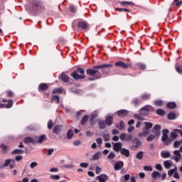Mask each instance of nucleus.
Masks as SVG:
<instances>
[{
  "label": "nucleus",
  "instance_id": "1",
  "mask_svg": "<svg viewBox=\"0 0 182 182\" xmlns=\"http://www.w3.org/2000/svg\"><path fill=\"white\" fill-rule=\"evenodd\" d=\"M112 64H102L98 65H94L92 68H89L86 70L87 76H92L88 78V80L93 82L99 79H102V73L98 69H102L103 75H109V71L106 70L109 68H112Z\"/></svg>",
  "mask_w": 182,
  "mask_h": 182
},
{
  "label": "nucleus",
  "instance_id": "2",
  "mask_svg": "<svg viewBox=\"0 0 182 182\" xmlns=\"http://www.w3.org/2000/svg\"><path fill=\"white\" fill-rule=\"evenodd\" d=\"M75 80H79L80 79H85L86 75H85V69L82 68H77L75 71L73 72L70 75Z\"/></svg>",
  "mask_w": 182,
  "mask_h": 182
},
{
  "label": "nucleus",
  "instance_id": "3",
  "mask_svg": "<svg viewBox=\"0 0 182 182\" xmlns=\"http://www.w3.org/2000/svg\"><path fill=\"white\" fill-rule=\"evenodd\" d=\"M31 9L33 12H42L43 11V4L39 0L31 1Z\"/></svg>",
  "mask_w": 182,
  "mask_h": 182
},
{
  "label": "nucleus",
  "instance_id": "4",
  "mask_svg": "<svg viewBox=\"0 0 182 182\" xmlns=\"http://www.w3.org/2000/svg\"><path fill=\"white\" fill-rule=\"evenodd\" d=\"M168 129H163L162 131L161 141H163L164 146H170L171 143V139H168Z\"/></svg>",
  "mask_w": 182,
  "mask_h": 182
},
{
  "label": "nucleus",
  "instance_id": "5",
  "mask_svg": "<svg viewBox=\"0 0 182 182\" xmlns=\"http://www.w3.org/2000/svg\"><path fill=\"white\" fill-rule=\"evenodd\" d=\"M139 114L141 116H147L150 112H154V107L151 105H145L139 109Z\"/></svg>",
  "mask_w": 182,
  "mask_h": 182
},
{
  "label": "nucleus",
  "instance_id": "6",
  "mask_svg": "<svg viewBox=\"0 0 182 182\" xmlns=\"http://www.w3.org/2000/svg\"><path fill=\"white\" fill-rule=\"evenodd\" d=\"M119 139L122 140V141H132V139H133V136L130 134H121L119 135Z\"/></svg>",
  "mask_w": 182,
  "mask_h": 182
},
{
  "label": "nucleus",
  "instance_id": "7",
  "mask_svg": "<svg viewBox=\"0 0 182 182\" xmlns=\"http://www.w3.org/2000/svg\"><path fill=\"white\" fill-rule=\"evenodd\" d=\"M161 127L159 124H156L154 128L152 129V133L156 137H160V134H161Z\"/></svg>",
  "mask_w": 182,
  "mask_h": 182
},
{
  "label": "nucleus",
  "instance_id": "8",
  "mask_svg": "<svg viewBox=\"0 0 182 182\" xmlns=\"http://www.w3.org/2000/svg\"><path fill=\"white\" fill-rule=\"evenodd\" d=\"M113 144V150L114 151H116V153H119V151H121L123 148V144L122 142H117V143H112Z\"/></svg>",
  "mask_w": 182,
  "mask_h": 182
},
{
  "label": "nucleus",
  "instance_id": "9",
  "mask_svg": "<svg viewBox=\"0 0 182 182\" xmlns=\"http://www.w3.org/2000/svg\"><path fill=\"white\" fill-rule=\"evenodd\" d=\"M115 66L118 68H122V69H127V68H130V63H125L123 61H118L115 63Z\"/></svg>",
  "mask_w": 182,
  "mask_h": 182
},
{
  "label": "nucleus",
  "instance_id": "10",
  "mask_svg": "<svg viewBox=\"0 0 182 182\" xmlns=\"http://www.w3.org/2000/svg\"><path fill=\"white\" fill-rule=\"evenodd\" d=\"M123 166H124L123 161H119L114 164V169L115 171H119V170H122Z\"/></svg>",
  "mask_w": 182,
  "mask_h": 182
},
{
  "label": "nucleus",
  "instance_id": "11",
  "mask_svg": "<svg viewBox=\"0 0 182 182\" xmlns=\"http://www.w3.org/2000/svg\"><path fill=\"white\" fill-rule=\"evenodd\" d=\"M117 114L120 117H126L129 115V111L126 109H121L117 112Z\"/></svg>",
  "mask_w": 182,
  "mask_h": 182
},
{
  "label": "nucleus",
  "instance_id": "12",
  "mask_svg": "<svg viewBox=\"0 0 182 182\" xmlns=\"http://www.w3.org/2000/svg\"><path fill=\"white\" fill-rule=\"evenodd\" d=\"M38 92H45V90H48L49 89V85L46 83H41L38 85Z\"/></svg>",
  "mask_w": 182,
  "mask_h": 182
},
{
  "label": "nucleus",
  "instance_id": "13",
  "mask_svg": "<svg viewBox=\"0 0 182 182\" xmlns=\"http://www.w3.org/2000/svg\"><path fill=\"white\" fill-rule=\"evenodd\" d=\"M97 178L100 182H106V181L109 178V176L106 174H101L97 176Z\"/></svg>",
  "mask_w": 182,
  "mask_h": 182
},
{
  "label": "nucleus",
  "instance_id": "14",
  "mask_svg": "<svg viewBox=\"0 0 182 182\" xmlns=\"http://www.w3.org/2000/svg\"><path fill=\"white\" fill-rule=\"evenodd\" d=\"M120 153L122 156L125 157H130V151L126 148H122L120 151Z\"/></svg>",
  "mask_w": 182,
  "mask_h": 182
},
{
  "label": "nucleus",
  "instance_id": "15",
  "mask_svg": "<svg viewBox=\"0 0 182 182\" xmlns=\"http://www.w3.org/2000/svg\"><path fill=\"white\" fill-rule=\"evenodd\" d=\"M78 28H80V29H82V31H86V29L87 28V23L86 22L84 21H80L78 22Z\"/></svg>",
  "mask_w": 182,
  "mask_h": 182
},
{
  "label": "nucleus",
  "instance_id": "16",
  "mask_svg": "<svg viewBox=\"0 0 182 182\" xmlns=\"http://www.w3.org/2000/svg\"><path fill=\"white\" fill-rule=\"evenodd\" d=\"M105 122L107 126H112L113 124V117L112 116L107 117L105 119Z\"/></svg>",
  "mask_w": 182,
  "mask_h": 182
},
{
  "label": "nucleus",
  "instance_id": "17",
  "mask_svg": "<svg viewBox=\"0 0 182 182\" xmlns=\"http://www.w3.org/2000/svg\"><path fill=\"white\" fill-rule=\"evenodd\" d=\"M24 143H26L28 144L29 143H33V144H35L36 143V140L33 139V138L27 136L24 139Z\"/></svg>",
  "mask_w": 182,
  "mask_h": 182
},
{
  "label": "nucleus",
  "instance_id": "18",
  "mask_svg": "<svg viewBox=\"0 0 182 182\" xmlns=\"http://www.w3.org/2000/svg\"><path fill=\"white\" fill-rule=\"evenodd\" d=\"M163 164L164 167H165L166 169H168L173 166V161L171 160L164 161Z\"/></svg>",
  "mask_w": 182,
  "mask_h": 182
},
{
  "label": "nucleus",
  "instance_id": "19",
  "mask_svg": "<svg viewBox=\"0 0 182 182\" xmlns=\"http://www.w3.org/2000/svg\"><path fill=\"white\" fill-rule=\"evenodd\" d=\"M62 132V125H57L53 129V133L56 135L59 134Z\"/></svg>",
  "mask_w": 182,
  "mask_h": 182
},
{
  "label": "nucleus",
  "instance_id": "20",
  "mask_svg": "<svg viewBox=\"0 0 182 182\" xmlns=\"http://www.w3.org/2000/svg\"><path fill=\"white\" fill-rule=\"evenodd\" d=\"M136 67L138 68V69H140L141 70H146L147 65H146V64L143 63H138L136 64Z\"/></svg>",
  "mask_w": 182,
  "mask_h": 182
},
{
  "label": "nucleus",
  "instance_id": "21",
  "mask_svg": "<svg viewBox=\"0 0 182 182\" xmlns=\"http://www.w3.org/2000/svg\"><path fill=\"white\" fill-rule=\"evenodd\" d=\"M97 116H99L97 114V112H94L92 114L90 118V124L92 126H93V124H95V119H96V117H97Z\"/></svg>",
  "mask_w": 182,
  "mask_h": 182
},
{
  "label": "nucleus",
  "instance_id": "22",
  "mask_svg": "<svg viewBox=\"0 0 182 182\" xmlns=\"http://www.w3.org/2000/svg\"><path fill=\"white\" fill-rule=\"evenodd\" d=\"M48 139L46 138V135L43 134L38 137V139L36 141V143L42 144L43 141H46Z\"/></svg>",
  "mask_w": 182,
  "mask_h": 182
},
{
  "label": "nucleus",
  "instance_id": "23",
  "mask_svg": "<svg viewBox=\"0 0 182 182\" xmlns=\"http://www.w3.org/2000/svg\"><path fill=\"white\" fill-rule=\"evenodd\" d=\"M99 129L102 130H105L106 129V122L102 119H100L98 122Z\"/></svg>",
  "mask_w": 182,
  "mask_h": 182
},
{
  "label": "nucleus",
  "instance_id": "24",
  "mask_svg": "<svg viewBox=\"0 0 182 182\" xmlns=\"http://www.w3.org/2000/svg\"><path fill=\"white\" fill-rule=\"evenodd\" d=\"M160 177H161V173H160V172H157V171H154L151 173V178L154 180H156V178H160Z\"/></svg>",
  "mask_w": 182,
  "mask_h": 182
},
{
  "label": "nucleus",
  "instance_id": "25",
  "mask_svg": "<svg viewBox=\"0 0 182 182\" xmlns=\"http://www.w3.org/2000/svg\"><path fill=\"white\" fill-rule=\"evenodd\" d=\"M133 143H134L136 145L134 146L133 147H134V149H139V147H140V146H141V141H140V140H139L138 138H135L133 140Z\"/></svg>",
  "mask_w": 182,
  "mask_h": 182
},
{
  "label": "nucleus",
  "instance_id": "26",
  "mask_svg": "<svg viewBox=\"0 0 182 182\" xmlns=\"http://www.w3.org/2000/svg\"><path fill=\"white\" fill-rule=\"evenodd\" d=\"M132 105L134 106H139V105H141V99L135 97L132 100Z\"/></svg>",
  "mask_w": 182,
  "mask_h": 182
},
{
  "label": "nucleus",
  "instance_id": "27",
  "mask_svg": "<svg viewBox=\"0 0 182 182\" xmlns=\"http://www.w3.org/2000/svg\"><path fill=\"white\" fill-rule=\"evenodd\" d=\"M101 156H102V152L98 151V152L95 153V154L92 156V160H93L94 161H96V160H99V159H100Z\"/></svg>",
  "mask_w": 182,
  "mask_h": 182
},
{
  "label": "nucleus",
  "instance_id": "28",
  "mask_svg": "<svg viewBox=\"0 0 182 182\" xmlns=\"http://www.w3.org/2000/svg\"><path fill=\"white\" fill-rule=\"evenodd\" d=\"M161 156L163 159H168V157H170L171 154H170V152H168V151H162L161 152Z\"/></svg>",
  "mask_w": 182,
  "mask_h": 182
},
{
  "label": "nucleus",
  "instance_id": "29",
  "mask_svg": "<svg viewBox=\"0 0 182 182\" xmlns=\"http://www.w3.org/2000/svg\"><path fill=\"white\" fill-rule=\"evenodd\" d=\"M69 76L66 75V74L63 73L61 75V80H63V82H65V83H68V82H69Z\"/></svg>",
  "mask_w": 182,
  "mask_h": 182
},
{
  "label": "nucleus",
  "instance_id": "30",
  "mask_svg": "<svg viewBox=\"0 0 182 182\" xmlns=\"http://www.w3.org/2000/svg\"><path fill=\"white\" fill-rule=\"evenodd\" d=\"M144 154V152H143L142 151H139L136 154V159H137V160H142Z\"/></svg>",
  "mask_w": 182,
  "mask_h": 182
},
{
  "label": "nucleus",
  "instance_id": "31",
  "mask_svg": "<svg viewBox=\"0 0 182 182\" xmlns=\"http://www.w3.org/2000/svg\"><path fill=\"white\" fill-rule=\"evenodd\" d=\"M11 161L13 163H14L15 159H6L4 164H3L4 167H8V166H9V164H11Z\"/></svg>",
  "mask_w": 182,
  "mask_h": 182
},
{
  "label": "nucleus",
  "instance_id": "32",
  "mask_svg": "<svg viewBox=\"0 0 182 182\" xmlns=\"http://www.w3.org/2000/svg\"><path fill=\"white\" fill-rule=\"evenodd\" d=\"M23 153H25V151L19 149H14L11 152L12 154H23Z\"/></svg>",
  "mask_w": 182,
  "mask_h": 182
},
{
  "label": "nucleus",
  "instance_id": "33",
  "mask_svg": "<svg viewBox=\"0 0 182 182\" xmlns=\"http://www.w3.org/2000/svg\"><path fill=\"white\" fill-rule=\"evenodd\" d=\"M167 107L168 109H176V107H177V104H176V102H168L167 103Z\"/></svg>",
  "mask_w": 182,
  "mask_h": 182
},
{
  "label": "nucleus",
  "instance_id": "34",
  "mask_svg": "<svg viewBox=\"0 0 182 182\" xmlns=\"http://www.w3.org/2000/svg\"><path fill=\"white\" fill-rule=\"evenodd\" d=\"M87 120H89V115H85L81 120V124L82 126H85V124H86V122H87Z\"/></svg>",
  "mask_w": 182,
  "mask_h": 182
},
{
  "label": "nucleus",
  "instance_id": "35",
  "mask_svg": "<svg viewBox=\"0 0 182 182\" xmlns=\"http://www.w3.org/2000/svg\"><path fill=\"white\" fill-rule=\"evenodd\" d=\"M144 124H145V129H148V130H150V129L153 127V123L151 122H144Z\"/></svg>",
  "mask_w": 182,
  "mask_h": 182
},
{
  "label": "nucleus",
  "instance_id": "36",
  "mask_svg": "<svg viewBox=\"0 0 182 182\" xmlns=\"http://www.w3.org/2000/svg\"><path fill=\"white\" fill-rule=\"evenodd\" d=\"M52 102H55L57 105H58L60 102L59 96L58 95H53L51 98Z\"/></svg>",
  "mask_w": 182,
  "mask_h": 182
},
{
  "label": "nucleus",
  "instance_id": "37",
  "mask_svg": "<svg viewBox=\"0 0 182 182\" xmlns=\"http://www.w3.org/2000/svg\"><path fill=\"white\" fill-rule=\"evenodd\" d=\"M176 171H177V166H175L174 168L169 170L168 171V175L169 176V177H171V176H173V174H174Z\"/></svg>",
  "mask_w": 182,
  "mask_h": 182
},
{
  "label": "nucleus",
  "instance_id": "38",
  "mask_svg": "<svg viewBox=\"0 0 182 182\" xmlns=\"http://www.w3.org/2000/svg\"><path fill=\"white\" fill-rule=\"evenodd\" d=\"M116 128L119 129V130H123V129H124V122L120 121L119 125H117Z\"/></svg>",
  "mask_w": 182,
  "mask_h": 182
},
{
  "label": "nucleus",
  "instance_id": "39",
  "mask_svg": "<svg viewBox=\"0 0 182 182\" xmlns=\"http://www.w3.org/2000/svg\"><path fill=\"white\" fill-rule=\"evenodd\" d=\"M172 5L174 6L176 5V6H181L182 5V1L180 0H173V2L172 3Z\"/></svg>",
  "mask_w": 182,
  "mask_h": 182
},
{
  "label": "nucleus",
  "instance_id": "40",
  "mask_svg": "<svg viewBox=\"0 0 182 182\" xmlns=\"http://www.w3.org/2000/svg\"><path fill=\"white\" fill-rule=\"evenodd\" d=\"M115 157H116V154L113 151L110 152L107 156L108 160H113V159H114Z\"/></svg>",
  "mask_w": 182,
  "mask_h": 182
},
{
  "label": "nucleus",
  "instance_id": "41",
  "mask_svg": "<svg viewBox=\"0 0 182 182\" xmlns=\"http://www.w3.org/2000/svg\"><path fill=\"white\" fill-rule=\"evenodd\" d=\"M72 137H73V130L70 129L67 133V138L68 139V140H70Z\"/></svg>",
  "mask_w": 182,
  "mask_h": 182
},
{
  "label": "nucleus",
  "instance_id": "42",
  "mask_svg": "<svg viewBox=\"0 0 182 182\" xmlns=\"http://www.w3.org/2000/svg\"><path fill=\"white\" fill-rule=\"evenodd\" d=\"M156 137H157V136H156L154 134H150L146 138V141H153V140L156 139Z\"/></svg>",
  "mask_w": 182,
  "mask_h": 182
},
{
  "label": "nucleus",
  "instance_id": "43",
  "mask_svg": "<svg viewBox=\"0 0 182 182\" xmlns=\"http://www.w3.org/2000/svg\"><path fill=\"white\" fill-rule=\"evenodd\" d=\"M12 106H14V100H9L8 101L7 105H6V109H11V107H12Z\"/></svg>",
  "mask_w": 182,
  "mask_h": 182
},
{
  "label": "nucleus",
  "instance_id": "44",
  "mask_svg": "<svg viewBox=\"0 0 182 182\" xmlns=\"http://www.w3.org/2000/svg\"><path fill=\"white\" fill-rule=\"evenodd\" d=\"M150 133V129L144 128L143 129V133L139 134V136L140 137L141 136H147Z\"/></svg>",
  "mask_w": 182,
  "mask_h": 182
},
{
  "label": "nucleus",
  "instance_id": "45",
  "mask_svg": "<svg viewBox=\"0 0 182 182\" xmlns=\"http://www.w3.org/2000/svg\"><path fill=\"white\" fill-rule=\"evenodd\" d=\"M168 120H174L176 119V114L172 112L168 114Z\"/></svg>",
  "mask_w": 182,
  "mask_h": 182
},
{
  "label": "nucleus",
  "instance_id": "46",
  "mask_svg": "<svg viewBox=\"0 0 182 182\" xmlns=\"http://www.w3.org/2000/svg\"><path fill=\"white\" fill-rule=\"evenodd\" d=\"M156 113L159 115V116H164L166 112H164V109H156Z\"/></svg>",
  "mask_w": 182,
  "mask_h": 182
},
{
  "label": "nucleus",
  "instance_id": "47",
  "mask_svg": "<svg viewBox=\"0 0 182 182\" xmlns=\"http://www.w3.org/2000/svg\"><path fill=\"white\" fill-rule=\"evenodd\" d=\"M171 160H175L176 163H178L180 161V159H181V156H176L171 157Z\"/></svg>",
  "mask_w": 182,
  "mask_h": 182
},
{
  "label": "nucleus",
  "instance_id": "48",
  "mask_svg": "<svg viewBox=\"0 0 182 182\" xmlns=\"http://www.w3.org/2000/svg\"><path fill=\"white\" fill-rule=\"evenodd\" d=\"M176 70L179 73V75H182V66L181 65H176Z\"/></svg>",
  "mask_w": 182,
  "mask_h": 182
},
{
  "label": "nucleus",
  "instance_id": "49",
  "mask_svg": "<svg viewBox=\"0 0 182 182\" xmlns=\"http://www.w3.org/2000/svg\"><path fill=\"white\" fill-rule=\"evenodd\" d=\"M134 118L136 119V120H144V118H142L141 115L139 114H134Z\"/></svg>",
  "mask_w": 182,
  "mask_h": 182
},
{
  "label": "nucleus",
  "instance_id": "50",
  "mask_svg": "<svg viewBox=\"0 0 182 182\" xmlns=\"http://www.w3.org/2000/svg\"><path fill=\"white\" fill-rule=\"evenodd\" d=\"M150 94H144L141 96V100H147V99H150Z\"/></svg>",
  "mask_w": 182,
  "mask_h": 182
},
{
  "label": "nucleus",
  "instance_id": "51",
  "mask_svg": "<svg viewBox=\"0 0 182 182\" xmlns=\"http://www.w3.org/2000/svg\"><path fill=\"white\" fill-rule=\"evenodd\" d=\"M52 127H53V121L50 119L48 122V129H49V130H50V129H52Z\"/></svg>",
  "mask_w": 182,
  "mask_h": 182
},
{
  "label": "nucleus",
  "instance_id": "52",
  "mask_svg": "<svg viewBox=\"0 0 182 182\" xmlns=\"http://www.w3.org/2000/svg\"><path fill=\"white\" fill-rule=\"evenodd\" d=\"M104 141H109L110 140V136L109 134H106L103 135Z\"/></svg>",
  "mask_w": 182,
  "mask_h": 182
},
{
  "label": "nucleus",
  "instance_id": "53",
  "mask_svg": "<svg viewBox=\"0 0 182 182\" xmlns=\"http://www.w3.org/2000/svg\"><path fill=\"white\" fill-rule=\"evenodd\" d=\"M1 149L3 150V153H6V150H8V146L4 144H1Z\"/></svg>",
  "mask_w": 182,
  "mask_h": 182
},
{
  "label": "nucleus",
  "instance_id": "54",
  "mask_svg": "<svg viewBox=\"0 0 182 182\" xmlns=\"http://www.w3.org/2000/svg\"><path fill=\"white\" fill-rule=\"evenodd\" d=\"M144 170L145 171H153V168L150 166H144Z\"/></svg>",
  "mask_w": 182,
  "mask_h": 182
},
{
  "label": "nucleus",
  "instance_id": "55",
  "mask_svg": "<svg viewBox=\"0 0 182 182\" xmlns=\"http://www.w3.org/2000/svg\"><path fill=\"white\" fill-rule=\"evenodd\" d=\"M161 105H163V100H158L154 102L155 106H161Z\"/></svg>",
  "mask_w": 182,
  "mask_h": 182
},
{
  "label": "nucleus",
  "instance_id": "56",
  "mask_svg": "<svg viewBox=\"0 0 182 182\" xmlns=\"http://www.w3.org/2000/svg\"><path fill=\"white\" fill-rule=\"evenodd\" d=\"M80 167H82V168H87L89 167V164L87 163H80Z\"/></svg>",
  "mask_w": 182,
  "mask_h": 182
},
{
  "label": "nucleus",
  "instance_id": "57",
  "mask_svg": "<svg viewBox=\"0 0 182 182\" xmlns=\"http://www.w3.org/2000/svg\"><path fill=\"white\" fill-rule=\"evenodd\" d=\"M133 3L130 2V1H121L120 2V5H122V6H124L126 5H132Z\"/></svg>",
  "mask_w": 182,
  "mask_h": 182
},
{
  "label": "nucleus",
  "instance_id": "58",
  "mask_svg": "<svg viewBox=\"0 0 182 182\" xmlns=\"http://www.w3.org/2000/svg\"><path fill=\"white\" fill-rule=\"evenodd\" d=\"M54 151H55V149H53V148H51L48 150V152L46 153V154H47V156H52Z\"/></svg>",
  "mask_w": 182,
  "mask_h": 182
},
{
  "label": "nucleus",
  "instance_id": "59",
  "mask_svg": "<svg viewBox=\"0 0 182 182\" xmlns=\"http://www.w3.org/2000/svg\"><path fill=\"white\" fill-rule=\"evenodd\" d=\"M53 93H62V88H55L53 90Z\"/></svg>",
  "mask_w": 182,
  "mask_h": 182
},
{
  "label": "nucleus",
  "instance_id": "60",
  "mask_svg": "<svg viewBox=\"0 0 182 182\" xmlns=\"http://www.w3.org/2000/svg\"><path fill=\"white\" fill-rule=\"evenodd\" d=\"M51 180H59L60 178V176L59 175H52L50 176Z\"/></svg>",
  "mask_w": 182,
  "mask_h": 182
},
{
  "label": "nucleus",
  "instance_id": "61",
  "mask_svg": "<svg viewBox=\"0 0 182 182\" xmlns=\"http://www.w3.org/2000/svg\"><path fill=\"white\" fill-rule=\"evenodd\" d=\"M70 11L73 12V14H75V12H76V7L73 5H70Z\"/></svg>",
  "mask_w": 182,
  "mask_h": 182
},
{
  "label": "nucleus",
  "instance_id": "62",
  "mask_svg": "<svg viewBox=\"0 0 182 182\" xmlns=\"http://www.w3.org/2000/svg\"><path fill=\"white\" fill-rule=\"evenodd\" d=\"M155 168L159 171H161V170H163V166H161L160 164H157L155 166Z\"/></svg>",
  "mask_w": 182,
  "mask_h": 182
},
{
  "label": "nucleus",
  "instance_id": "63",
  "mask_svg": "<svg viewBox=\"0 0 182 182\" xmlns=\"http://www.w3.org/2000/svg\"><path fill=\"white\" fill-rule=\"evenodd\" d=\"M124 182H127L128 180H130V174H126L124 176Z\"/></svg>",
  "mask_w": 182,
  "mask_h": 182
},
{
  "label": "nucleus",
  "instance_id": "64",
  "mask_svg": "<svg viewBox=\"0 0 182 182\" xmlns=\"http://www.w3.org/2000/svg\"><path fill=\"white\" fill-rule=\"evenodd\" d=\"M37 166H38V163L36 162H31L30 164V167L31 168H35V167H37Z\"/></svg>",
  "mask_w": 182,
  "mask_h": 182
}]
</instances>
